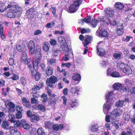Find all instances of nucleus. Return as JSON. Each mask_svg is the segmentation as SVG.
I'll return each mask as SVG.
<instances>
[{
  "label": "nucleus",
  "mask_w": 135,
  "mask_h": 135,
  "mask_svg": "<svg viewBox=\"0 0 135 135\" xmlns=\"http://www.w3.org/2000/svg\"><path fill=\"white\" fill-rule=\"evenodd\" d=\"M112 104V102H110L108 100L106 101V102L104 103L103 107V111L105 114H106L108 111L110 109Z\"/></svg>",
  "instance_id": "0eeeda50"
},
{
  "label": "nucleus",
  "mask_w": 135,
  "mask_h": 135,
  "mask_svg": "<svg viewBox=\"0 0 135 135\" xmlns=\"http://www.w3.org/2000/svg\"><path fill=\"white\" fill-rule=\"evenodd\" d=\"M58 41L63 51L66 52H70L69 49L64 38L62 36L59 37Z\"/></svg>",
  "instance_id": "39448f33"
},
{
  "label": "nucleus",
  "mask_w": 135,
  "mask_h": 135,
  "mask_svg": "<svg viewBox=\"0 0 135 135\" xmlns=\"http://www.w3.org/2000/svg\"><path fill=\"white\" fill-rule=\"evenodd\" d=\"M7 118L8 121L10 122L11 123H13L14 121L15 117L13 114L9 113Z\"/></svg>",
  "instance_id": "a878e982"
},
{
  "label": "nucleus",
  "mask_w": 135,
  "mask_h": 135,
  "mask_svg": "<svg viewBox=\"0 0 135 135\" xmlns=\"http://www.w3.org/2000/svg\"><path fill=\"white\" fill-rule=\"evenodd\" d=\"M114 7L118 10H121L123 9L124 6L122 3L118 2H116L114 5Z\"/></svg>",
  "instance_id": "4be33fe9"
},
{
  "label": "nucleus",
  "mask_w": 135,
  "mask_h": 135,
  "mask_svg": "<svg viewBox=\"0 0 135 135\" xmlns=\"http://www.w3.org/2000/svg\"><path fill=\"white\" fill-rule=\"evenodd\" d=\"M114 97V94L113 91H109L106 93V99L107 100L112 102V100L113 99Z\"/></svg>",
  "instance_id": "ddd939ff"
},
{
  "label": "nucleus",
  "mask_w": 135,
  "mask_h": 135,
  "mask_svg": "<svg viewBox=\"0 0 135 135\" xmlns=\"http://www.w3.org/2000/svg\"><path fill=\"white\" fill-rule=\"evenodd\" d=\"M91 20V17L90 16L86 17L85 19H83V20L86 23H88L90 22Z\"/></svg>",
  "instance_id": "5fc2aeb1"
},
{
  "label": "nucleus",
  "mask_w": 135,
  "mask_h": 135,
  "mask_svg": "<svg viewBox=\"0 0 135 135\" xmlns=\"http://www.w3.org/2000/svg\"><path fill=\"white\" fill-rule=\"evenodd\" d=\"M127 132L126 133V135H132V133L131 131V130L129 128H127Z\"/></svg>",
  "instance_id": "338daca9"
},
{
  "label": "nucleus",
  "mask_w": 135,
  "mask_h": 135,
  "mask_svg": "<svg viewBox=\"0 0 135 135\" xmlns=\"http://www.w3.org/2000/svg\"><path fill=\"white\" fill-rule=\"evenodd\" d=\"M52 126V123L49 121H46L45 123V127L46 128L50 129Z\"/></svg>",
  "instance_id": "f704fd0d"
},
{
  "label": "nucleus",
  "mask_w": 135,
  "mask_h": 135,
  "mask_svg": "<svg viewBox=\"0 0 135 135\" xmlns=\"http://www.w3.org/2000/svg\"><path fill=\"white\" fill-rule=\"evenodd\" d=\"M124 104V101L122 100H119L116 103L115 105L117 107H120L123 106Z\"/></svg>",
  "instance_id": "4c0bfd02"
},
{
  "label": "nucleus",
  "mask_w": 135,
  "mask_h": 135,
  "mask_svg": "<svg viewBox=\"0 0 135 135\" xmlns=\"http://www.w3.org/2000/svg\"><path fill=\"white\" fill-rule=\"evenodd\" d=\"M98 130V127L97 125L92 126L91 130L92 132L96 131Z\"/></svg>",
  "instance_id": "3c124183"
},
{
  "label": "nucleus",
  "mask_w": 135,
  "mask_h": 135,
  "mask_svg": "<svg viewBox=\"0 0 135 135\" xmlns=\"http://www.w3.org/2000/svg\"><path fill=\"white\" fill-rule=\"evenodd\" d=\"M2 128L5 129H8L9 128V123L6 121H3L2 124Z\"/></svg>",
  "instance_id": "473e14b6"
},
{
  "label": "nucleus",
  "mask_w": 135,
  "mask_h": 135,
  "mask_svg": "<svg viewBox=\"0 0 135 135\" xmlns=\"http://www.w3.org/2000/svg\"><path fill=\"white\" fill-rule=\"evenodd\" d=\"M117 29L119 30H123V25L122 24H119L117 27Z\"/></svg>",
  "instance_id": "69168bd1"
},
{
  "label": "nucleus",
  "mask_w": 135,
  "mask_h": 135,
  "mask_svg": "<svg viewBox=\"0 0 135 135\" xmlns=\"http://www.w3.org/2000/svg\"><path fill=\"white\" fill-rule=\"evenodd\" d=\"M70 104L71 106L73 108L74 107L76 106L77 104V103L75 102H74V101H71L70 102Z\"/></svg>",
  "instance_id": "774afa93"
},
{
  "label": "nucleus",
  "mask_w": 135,
  "mask_h": 135,
  "mask_svg": "<svg viewBox=\"0 0 135 135\" xmlns=\"http://www.w3.org/2000/svg\"><path fill=\"white\" fill-rule=\"evenodd\" d=\"M70 91L73 96L76 95L79 91V89L77 86L73 87L71 88Z\"/></svg>",
  "instance_id": "a211bd4d"
},
{
  "label": "nucleus",
  "mask_w": 135,
  "mask_h": 135,
  "mask_svg": "<svg viewBox=\"0 0 135 135\" xmlns=\"http://www.w3.org/2000/svg\"><path fill=\"white\" fill-rule=\"evenodd\" d=\"M107 23L103 21L101 23L100 26L99 27V29L96 32L97 35L101 37H107L108 35V33L107 31L105 30V28L108 25Z\"/></svg>",
  "instance_id": "f03ea898"
},
{
  "label": "nucleus",
  "mask_w": 135,
  "mask_h": 135,
  "mask_svg": "<svg viewBox=\"0 0 135 135\" xmlns=\"http://www.w3.org/2000/svg\"><path fill=\"white\" fill-rule=\"evenodd\" d=\"M22 103L23 105L26 106L27 108L30 107V103L29 100L27 99L25 97H23L22 98Z\"/></svg>",
  "instance_id": "6ab92c4d"
},
{
  "label": "nucleus",
  "mask_w": 135,
  "mask_h": 135,
  "mask_svg": "<svg viewBox=\"0 0 135 135\" xmlns=\"http://www.w3.org/2000/svg\"><path fill=\"white\" fill-rule=\"evenodd\" d=\"M42 33V31L41 30H36L34 31L33 35H37L41 34Z\"/></svg>",
  "instance_id": "864d4df0"
},
{
  "label": "nucleus",
  "mask_w": 135,
  "mask_h": 135,
  "mask_svg": "<svg viewBox=\"0 0 135 135\" xmlns=\"http://www.w3.org/2000/svg\"><path fill=\"white\" fill-rule=\"evenodd\" d=\"M101 65L104 67L110 68V63L108 62L107 61H102L101 62Z\"/></svg>",
  "instance_id": "c756f323"
},
{
  "label": "nucleus",
  "mask_w": 135,
  "mask_h": 135,
  "mask_svg": "<svg viewBox=\"0 0 135 135\" xmlns=\"http://www.w3.org/2000/svg\"><path fill=\"white\" fill-rule=\"evenodd\" d=\"M73 79L75 81H80L81 80V76L80 74L76 73L73 76Z\"/></svg>",
  "instance_id": "2f4dec72"
},
{
  "label": "nucleus",
  "mask_w": 135,
  "mask_h": 135,
  "mask_svg": "<svg viewBox=\"0 0 135 135\" xmlns=\"http://www.w3.org/2000/svg\"><path fill=\"white\" fill-rule=\"evenodd\" d=\"M22 117V113L18 112L16 113V117L17 119H20Z\"/></svg>",
  "instance_id": "13d9d810"
},
{
  "label": "nucleus",
  "mask_w": 135,
  "mask_h": 135,
  "mask_svg": "<svg viewBox=\"0 0 135 135\" xmlns=\"http://www.w3.org/2000/svg\"><path fill=\"white\" fill-rule=\"evenodd\" d=\"M32 95L33 97L35 98H32L31 99V102L32 104H38V102L36 99V97H37V93L35 91L33 92L32 93Z\"/></svg>",
  "instance_id": "5701e85b"
},
{
  "label": "nucleus",
  "mask_w": 135,
  "mask_h": 135,
  "mask_svg": "<svg viewBox=\"0 0 135 135\" xmlns=\"http://www.w3.org/2000/svg\"><path fill=\"white\" fill-rule=\"evenodd\" d=\"M38 135H45V134L43 129L41 128H39L37 130Z\"/></svg>",
  "instance_id": "e433bc0d"
},
{
  "label": "nucleus",
  "mask_w": 135,
  "mask_h": 135,
  "mask_svg": "<svg viewBox=\"0 0 135 135\" xmlns=\"http://www.w3.org/2000/svg\"><path fill=\"white\" fill-rule=\"evenodd\" d=\"M27 56L26 53L23 52L21 55V61L22 62H26L27 61Z\"/></svg>",
  "instance_id": "cd10ccee"
},
{
  "label": "nucleus",
  "mask_w": 135,
  "mask_h": 135,
  "mask_svg": "<svg viewBox=\"0 0 135 135\" xmlns=\"http://www.w3.org/2000/svg\"><path fill=\"white\" fill-rule=\"evenodd\" d=\"M10 78L13 80H16L19 79V76L18 75L14 74L13 76L11 77Z\"/></svg>",
  "instance_id": "6e6d98bb"
},
{
  "label": "nucleus",
  "mask_w": 135,
  "mask_h": 135,
  "mask_svg": "<svg viewBox=\"0 0 135 135\" xmlns=\"http://www.w3.org/2000/svg\"><path fill=\"white\" fill-rule=\"evenodd\" d=\"M21 125L22 127L25 129L27 130L29 129H32L30 126L27 123L26 121L24 119L21 120Z\"/></svg>",
  "instance_id": "f8f14e48"
},
{
  "label": "nucleus",
  "mask_w": 135,
  "mask_h": 135,
  "mask_svg": "<svg viewBox=\"0 0 135 135\" xmlns=\"http://www.w3.org/2000/svg\"><path fill=\"white\" fill-rule=\"evenodd\" d=\"M38 108L42 111L44 112L46 110L45 107L42 105H39L38 106Z\"/></svg>",
  "instance_id": "de8ad7c7"
},
{
  "label": "nucleus",
  "mask_w": 135,
  "mask_h": 135,
  "mask_svg": "<svg viewBox=\"0 0 135 135\" xmlns=\"http://www.w3.org/2000/svg\"><path fill=\"white\" fill-rule=\"evenodd\" d=\"M107 71V74L108 76H111L112 73V69L111 68H108Z\"/></svg>",
  "instance_id": "49530a36"
},
{
  "label": "nucleus",
  "mask_w": 135,
  "mask_h": 135,
  "mask_svg": "<svg viewBox=\"0 0 135 135\" xmlns=\"http://www.w3.org/2000/svg\"><path fill=\"white\" fill-rule=\"evenodd\" d=\"M117 67L118 68L127 74H129L132 72L130 67L126 64H124L121 62H119L117 63Z\"/></svg>",
  "instance_id": "7ed1b4c3"
},
{
  "label": "nucleus",
  "mask_w": 135,
  "mask_h": 135,
  "mask_svg": "<svg viewBox=\"0 0 135 135\" xmlns=\"http://www.w3.org/2000/svg\"><path fill=\"white\" fill-rule=\"evenodd\" d=\"M55 24V23L54 22H51L47 23L45 26V27L48 28H51Z\"/></svg>",
  "instance_id": "09e8293b"
},
{
  "label": "nucleus",
  "mask_w": 135,
  "mask_h": 135,
  "mask_svg": "<svg viewBox=\"0 0 135 135\" xmlns=\"http://www.w3.org/2000/svg\"><path fill=\"white\" fill-rule=\"evenodd\" d=\"M36 58H38L34 60V63L33 62L30 61L28 63V66L31 70V75L32 76H35V79L36 81L39 80L40 78V74L38 72L36 71V70L37 69L38 64L40 62L41 58V54H40V51L37 52L35 54Z\"/></svg>",
  "instance_id": "f257e3e1"
},
{
  "label": "nucleus",
  "mask_w": 135,
  "mask_h": 135,
  "mask_svg": "<svg viewBox=\"0 0 135 135\" xmlns=\"http://www.w3.org/2000/svg\"><path fill=\"white\" fill-rule=\"evenodd\" d=\"M50 44L52 45H55L56 44V42L55 39H51L50 41Z\"/></svg>",
  "instance_id": "680f3d73"
},
{
  "label": "nucleus",
  "mask_w": 135,
  "mask_h": 135,
  "mask_svg": "<svg viewBox=\"0 0 135 135\" xmlns=\"http://www.w3.org/2000/svg\"><path fill=\"white\" fill-rule=\"evenodd\" d=\"M7 9V8L5 7L3 3H0V12H3L4 10H6Z\"/></svg>",
  "instance_id": "37998d69"
},
{
  "label": "nucleus",
  "mask_w": 135,
  "mask_h": 135,
  "mask_svg": "<svg viewBox=\"0 0 135 135\" xmlns=\"http://www.w3.org/2000/svg\"><path fill=\"white\" fill-rule=\"evenodd\" d=\"M21 84L23 85H25L26 84V80L23 77H22L21 78Z\"/></svg>",
  "instance_id": "e2e57ef3"
},
{
  "label": "nucleus",
  "mask_w": 135,
  "mask_h": 135,
  "mask_svg": "<svg viewBox=\"0 0 135 135\" xmlns=\"http://www.w3.org/2000/svg\"><path fill=\"white\" fill-rule=\"evenodd\" d=\"M28 47L29 49L30 54H33L35 50V46L34 42L32 41H30L28 44Z\"/></svg>",
  "instance_id": "9d476101"
},
{
  "label": "nucleus",
  "mask_w": 135,
  "mask_h": 135,
  "mask_svg": "<svg viewBox=\"0 0 135 135\" xmlns=\"http://www.w3.org/2000/svg\"><path fill=\"white\" fill-rule=\"evenodd\" d=\"M8 63L9 65L12 66L15 64V61L13 59H9Z\"/></svg>",
  "instance_id": "603ef678"
},
{
  "label": "nucleus",
  "mask_w": 135,
  "mask_h": 135,
  "mask_svg": "<svg viewBox=\"0 0 135 135\" xmlns=\"http://www.w3.org/2000/svg\"><path fill=\"white\" fill-rule=\"evenodd\" d=\"M70 52L63 51V53L65 54L64 56L62 57V60H64V61H66L68 60L69 59V55L70 53L71 52V50L69 49Z\"/></svg>",
  "instance_id": "aec40b11"
},
{
  "label": "nucleus",
  "mask_w": 135,
  "mask_h": 135,
  "mask_svg": "<svg viewBox=\"0 0 135 135\" xmlns=\"http://www.w3.org/2000/svg\"><path fill=\"white\" fill-rule=\"evenodd\" d=\"M42 98L43 99L42 101L43 102H46L47 99V97L46 95L45 94H43L42 95Z\"/></svg>",
  "instance_id": "0e129e2a"
},
{
  "label": "nucleus",
  "mask_w": 135,
  "mask_h": 135,
  "mask_svg": "<svg viewBox=\"0 0 135 135\" xmlns=\"http://www.w3.org/2000/svg\"><path fill=\"white\" fill-rule=\"evenodd\" d=\"M125 83L126 84L127 87H126V89H128L129 90L130 89L131 87V86L132 85V81L128 79H126L125 80Z\"/></svg>",
  "instance_id": "bb28decb"
},
{
  "label": "nucleus",
  "mask_w": 135,
  "mask_h": 135,
  "mask_svg": "<svg viewBox=\"0 0 135 135\" xmlns=\"http://www.w3.org/2000/svg\"><path fill=\"white\" fill-rule=\"evenodd\" d=\"M81 2V0H77L75 1L72 4L70 5L68 12L71 13L75 12L78 9L79 7Z\"/></svg>",
  "instance_id": "20e7f679"
},
{
  "label": "nucleus",
  "mask_w": 135,
  "mask_h": 135,
  "mask_svg": "<svg viewBox=\"0 0 135 135\" xmlns=\"http://www.w3.org/2000/svg\"><path fill=\"white\" fill-rule=\"evenodd\" d=\"M91 39L92 37L90 36H85L84 41L83 42V44H84V46L88 48L87 46L90 42Z\"/></svg>",
  "instance_id": "dca6fc26"
},
{
  "label": "nucleus",
  "mask_w": 135,
  "mask_h": 135,
  "mask_svg": "<svg viewBox=\"0 0 135 135\" xmlns=\"http://www.w3.org/2000/svg\"><path fill=\"white\" fill-rule=\"evenodd\" d=\"M111 76L114 78L121 77L119 73L116 71L113 72Z\"/></svg>",
  "instance_id": "ea45409f"
},
{
  "label": "nucleus",
  "mask_w": 135,
  "mask_h": 135,
  "mask_svg": "<svg viewBox=\"0 0 135 135\" xmlns=\"http://www.w3.org/2000/svg\"><path fill=\"white\" fill-rule=\"evenodd\" d=\"M55 61L56 60L53 59H51L49 60H48V64L49 65H55L56 64Z\"/></svg>",
  "instance_id": "c03bdc74"
},
{
  "label": "nucleus",
  "mask_w": 135,
  "mask_h": 135,
  "mask_svg": "<svg viewBox=\"0 0 135 135\" xmlns=\"http://www.w3.org/2000/svg\"><path fill=\"white\" fill-rule=\"evenodd\" d=\"M63 127V126L61 124L59 125L55 124L53 126V128L54 130L58 131L59 129H61Z\"/></svg>",
  "instance_id": "7c9ffc66"
},
{
  "label": "nucleus",
  "mask_w": 135,
  "mask_h": 135,
  "mask_svg": "<svg viewBox=\"0 0 135 135\" xmlns=\"http://www.w3.org/2000/svg\"><path fill=\"white\" fill-rule=\"evenodd\" d=\"M16 111L18 112L22 113L23 111V108L22 107L19 105L17 106L16 107Z\"/></svg>",
  "instance_id": "8fccbe9b"
},
{
  "label": "nucleus",
  "mask_w": 135,
  "mask_h": 135,
  "mask_svg": "<svg viewBox=\"0 0 135 135\" xmlns=\"http://www.w3.org/2000/svg\"><path fill=\"white\" fill-rule=\"evenodd\" d=\"M103 21H104L103 18H99L97 20L94 19L91 21V24L93 27H95L97 26V23L99 22H101L102 23Z\"/></svg>",
  "instance_id": "f3484780"
},
{
  "label": "nucleus",
  "mask_w": 135,
  "mask_h": 135,
  "mask_svg": "<svg viewBox=\"0 0 135 135\" xmlns=\"http://www.w3.org/2000/svg\"><path fill=\"white\" fill-rule=\"evenodd\" d=\"M43 84L42 83H41L39 86L36 85L34 86V87L32 89V90H39L43 86Z\"/></svg>",
  "instance_id": "79ce46f5"
},
{
  "label": "nucleus",
  "mask_w": 135,
  "mask_h": 135,
  "mask_svg": "<svg viewBox=\"0 0 135 135\" xmlns=\"http://www.w3.org/2000/svg\"><path fill=\"white\" fill-rule=\"evenodd\" d=\"M13 123H14V125L16 127L20 126L21 124V122L19 120H14V121Z\"/></svg>",
  "instance_id": "a19ab883"
},
{
  "label": "nucleus",
  "mask_w": 135,
  "mask_h": 135,
  "mask_svg": "<svg viewBox=\"0 0 135 135\" xmlns=\"http://www.w3.org/2000/svg\"><path fill=\"white\" fill-rule=\"evenodd\" d=\"M112 87L114 90L119 91H120L122 89V84L118 82L114 83L112 85Z\"/></svg>",
  "instance_id": "4468645a"
},
{
  "label": "nucleus",
  "mask_w": 135,
  "mask_h": 135,
  "mask_svg": "<svg viewBox=\"0 0 135 135\" xmlns=\"http://www.w3.org/2000/svg\"><path fill=\"white\" fill-rule=\"evenodd\" d=\"M97 53L98 55L100 56H103L105 54V50L102 49H97Z\"/></svg>",
  "instance_id": "c85d7f7f"
},
{
  "label": "nucleus",
  "mask_w": 135,
  "mask_h": 135,
  "mask_svg": "<svg viewBox=\"0 0 135 135\" xmlns=\"http://www.w3.org/2000/svg\"><path fill=\"white\" fill-rule=\"evenodd\" d=\"M10 9L7 15V16L10 18H12L17 15L18 14L16 11H15L13 9Z\"/></svg>",
  "instance_id": "9b49d317"
},
{
  "label": "nucleus",
  "mask_w": 135,
  "mask_h": 135,
  "mask_svg": "<svg viewBox=\"0 0 135 135\" xmlns=\"http://www.w3.org/2000/svg\"><path fill=\"white\" fill-rule=\"evenodd\" d=\"M53 69L52 68L48 66L46 69V74L47 76H50L53 73Z\"/></svg>",
  "instance_id": "393cba45"
},
{
  "label": "nucleus",
  "mask_w": 135,
  "mask_h": 135,
  "mask_svg": "<svg viewBox=\"0 0 135 135\" xmlns=\"http://www.w3.org/2000/svg\"><path fill=\"white\" fill-rule=\"evenodd\" d=\"M40 119L39 116L36 115H33L31 117V121L32 122L34 121V120H38Z\"/></svg>",
  "instance_id": "58836bf2"
},
{
  "label": "nucleus",
  "mask_w": 135,
  "mask_h": 135,
  "mask_svg": "<svg viewBox=\"0 0 135 135\" xmlns=\"http://www.w3.org/2000/svg\"><path fill=\"white\" fill-rule=\"evenodd\" d=\"M123 113L122 110L120 108H117L114 110L110 113V115L111 118L114 119L117 116H120Z\"/></svg>",
  "instance_id": "423d86ee"
},
{
  "label": "nucleus",
  "mask_w": 135,
  "mask_h": 135,
  "mask_svg": "<svg viewBox=\"0 0 135 135\" xmlns=\"http://www.w3.org/2000/svg\"><path fill=\"white\" fill-rule=\"evenodd\" d=\"M10 129V132L11 134H13V135H21L20 132L16 129H15L13 127H11Z\"/></svg>",
  "instance_id": "b1692460"
},
{
  "label": "nucleus",
  "mask_w": 135,
  "mask_h": 135,
  "mask_svg": "<svg viewBox=\"0 0 135 135\" xmlns=\"http://www.w3.org/2000/svg\"><path fill=\"white\" fill-rule=\"evenodd\" d=\"M50 46V45L48 43L45 42L43 47V49L44 51L46 52H47L49 50Z\"/></svg>",
  "instance_id": "72a5a7b5"
},
{
  "label": "nucleus",
  "mask_w": 135,
  "mask_h": 135,
  "mask_svg": "<svg viewBox=\"0 0 135 135\" xmlns=\"http://www.w3.org/2000/svg\"><path fill=\"white\" fill-rule=\"evenodd\" d=\"M50 10L53 14L54 16L55 17H58V16L56 13V10L55 8L54 7H52L50 8Z\"/></svg>",
  "instance_id": "a18cd8bd"
},
{
  "label": "nucleus",
  "mask_w": 135,
  "mask_h": 135,
  "mask_svg": "<svg viewBox=\"0 0 135 135\" xmlns=\"http://www.w3.org/2000/svg\"><path fill=\"white\" fill-rule=\"evenodd\" d=\"M57 81V78L55 76H51L46 80L47 84L49 86L52 87L55 83Z\"/></svg>",
  "instance_id": "6e6552de"
},
{
  "label": "nucleus",
  "mask_w": 135,
  "mask_h": 135,
  "mask_svg": "<svg viewBox=\"0 0 135 135\" xmlns=\"http://www.w3.org/2000/svg\"><path fill=\"white\" fill-rule=\"evenodd\" d=\"M122 55V54L121 53H116L114 54L113 56L115 59L119 60L121 58Z\"/></svg>",
  "instance_id": "c9c22d12"
},
{
  "label": "nucleus",
  "mask_w": 135,
  "mask_h": 135,
  "mask_svg": "<svg viewBox=\"0 0 135 135\" xmlns=\"http://www.w3.org/2000/svg\"><path fill=\"white\" fill-rule=\"evenodd\" d=\"M16 48L18 51L20 52H21L23 51L24 50L22 48V47L19 44H17Z\"/></svg>",
  "instance_id": "052dcab7"
},
{
  "label": "nucleus",
  "mask_w": 135,
  "mask_h": 135,
  "mask_svg": "<svg viewBox=\"0 0 135 135\" xmlns=\"http://www.w3.org/2000/svg\"><path fill=\"white\" fill-rule=\"evenodd\" d=\"M4 102L5 105L10 109L13 108L15 107V105L13 103L8 100H5Z\"/></svg>",
  "instance_id": "412c9836"
},
{
  "label": "nucleus",
  "mask_w": 135,
  "mask_h": 135,
  "mask_svg": "<svg viewBox=\"0 0 135 135\" xmlns=\"http://www.w3.org/2000/svg\"><path fill=\"white\" fill-rule=\"evenodd\" d=\"M105 15L108 17H111L114 16V11L109 8H107L105 9Z\"/></svg>",
  "instance_id": "2eb2a0df"
},
{
  "label": "nucleus",
  "mask_w": 135,
  "mask_h": 135,
  "mask_svg": "<svg viewBox=\"0 0 135 135\" xmlns=\"http://www.w3.org/2000/svg\"><path fill=\"white\" fill-rule=\"evenodd\" d=\"M32 10L33 9L31 8L27 11L26 14L28 17H31L30 16V15H32V13L33 12Z\"/></svg>",
  "instance_id": "bf43d9fd"
},
{
  "label": "nucleus",
  "mask_w": 135,
  "mask_h": 135,
  "mask_svg": "<svg viewBox=\"0 0 135 135\" xmlns=\"http://www.w3.org/2000/svg\"><path fill=\"white\" fill-rule=\"evenodd\" d=\"M109 24L111 25H113V26H115L118 24V22H116V21L113 20L112 22L110 20H109Z\"/></svg>",
  "instance_id": "4d7b16f0"
},
{
  "label": "nucleus",
  "mask_w": 135,
  "mask_h": 135,
  "mask_svg": "<svg viewBox=\"0 0 135 135\" xmlns=\"http://www.w3.org/2000/svg\"><path fill=\"white\" fill-rule=\"evenodd\" d=\"M7 8H8L13 9L15 11L17 12L18 16L19 15L21 14V8L17 5H14L13 4H10L8 5Z\"/></svg>",
  "instance_id": "1a4fd4ad"
}]
</instances>
